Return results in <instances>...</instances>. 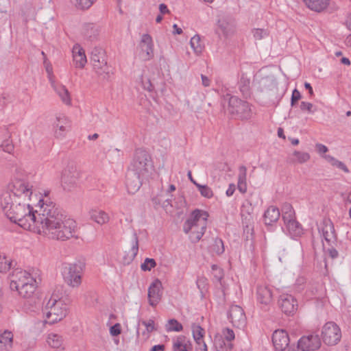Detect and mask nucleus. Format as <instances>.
I'll use <instances>...</instances> for the list:
<instances>
[{
    "label": "nucleus",
    "instance_id": "obj_36",
    "mask_svg": "<svg viewBox=\"0 0 351 351\" xmlns=\"http://www.w3.org/2000/svg\"><path fill=\"white\" fill-rule=\"evenodd\" d=\"M196 284L200 291L202 297H204L208 289V279L204 276H199L197 279Z\"/></svg>",
    "mask_w": 351,
    "mask_h": 351
},
{
    "label": "nucleus",
    "instance_id": "obj_55",
    "mask_svg": "<svg viewBox=\"0 0 351 351\" xmlns=\"http://www.w3.org/2000/svg\"><path fill=\"white\" fill-rule=\"evenodd\" d=\"M301 99V94L299 90L295 88L293 90L291 98V106H294L295 103Z\"/></svg>",
    "mask_w": 351,
    "mask_h": 351
},
{
    "label": "nucleus",
    "instance_id": "obj_10",
    "mask_svg": "<svg viewBox=\"0 0 351 351\" xmlns=\"http://www.w3.org/2000/svg\"><path fill=\"white\" fill-rule=\"evenodd\" d=\"M153 41L150 35L145 34L142 36L139 47V56L143 61L151 60L154 57Z\"/></svg>",
    "mask_w": 351,
    "mask_h": 351
},
{
    "label": "nucleus",
    "instance_id": "obj_61",
    "mask_svg": "<svg viewBox=\"0 0 351 351\" xmlns=\"http://www.w3.org/2000/svg\"><path fill=\"white\" fill-rule=\"evenodd\" d=\"M201 78H202V85L204 86L208 87V86H210V79L207 76L202 74L201 75Z\"/></svg>",
    "mask_w": 351,
    "mask_h": 351
},
{
    "label": "nucleus",
    "instance_id": "obj_28",
    "mask_svg": "<svg viewBox=\"0 0 351 351\" xmlns=\"http://www.w3.org/2000/svg\"><path fill=\"white\" fill-rule=\"evenodd\" d=\"M191 346L190 341L184 336H179L173 341V351H188Z\"/></svg>",
    "mask_w": 351,
    "mask_h": 351
},
{
    "label": "nucleus",
    "instance_id": "obj_13",
    "mask_svg": "<svg viewBox=\"0 0 351 351\" xmlns=\"http://www.w3.org/2000/svg\"><path fill=\"white\" fill-rule=\"evenodd\" d=\"M272 342L276 351H284L289 344V337L284 330H276L272 335Z\"/></svg>",
    "mask_w": 351,
    "mask_h": 351
},
{
    "label": "nucleus",
    "instance_id": "obj_41",
    "mask_svg": "<svg viewBox=\"0 0 351 351\" xmlns=\"http://www.w3.org/2000/svg\"><path fill=\"white\" fill-rule=\"evenodd\" d=\"M182 326L177 320L172 319L169 320L167 330L180 332L182 330Z\"/></svg>",
    "mask_w": 351,
    "mask_h": 351
},
{
    "label": "nucleus",
    "instance_id": "obj_35",
    "mask_svg": "<svg viewBox=\"0 0 351 351\" xmlns=\"http://www.w3.org/2000/svg\"><path fill=\"white\" fill-rule=\"evenodd\" d=\"M292 155L294 157V158L291 159L292 162H298L302 164L308 162L311 158L310 154L308 153L296 150L293 152Z\"/></svg>",
    "mask_w": 351,
    "mask_h": 351
},
{
    "label": "nucleus",
    "instance_id": "obj_43",
    "mask_svg": "<svg viewBox=\"0 0 351 351\" xmlns=\"http://www.w3.org/2000/svg\"><path fill=\"white\" fill-rule=\"evenodd\" d=\"M43 64L45 66V70L47 73L48 79H49L50 84L52 83V82H55L54 75L53 74L52 65L51 64L50 62H49L47 61L46 58H44Z\"/></svg>",
    "mask_w": 351,
    "mask_h": 351
},
{
    "label": "nucleus",
    "instance_id": "obj_30",
    "mask_svg": "<svg viewBox=\"0 0 351 351\" xmlns=\"http://www.w3.org/2000/svg\"><path fill=\"white\" fill-rule=\"evenodd\" d=\"M14 335L8 330H5L0 333V343L3 345L5 350H10L12 347Z\"/></svg>",
    "mask_w": 351,
    "mask_h": 351
},
{
    "label": "nucleus",
    "instance_id": "obj_49",
    "mask_svg": "<svg viewBox=\"0 0 351 351\" xmlns=\"http://www.w3.org/2000/svg\"><path fill=\"white\" fill-rule=\"evenodd\" d=\"M238 183L246 182L247 169L245 166H241L239 169Z\"/></svg>",
    "mask_w": 351,
    "mask_h": 351
},
{
    "label": "nucleus",
    "instance_id": "obj_38",
    "mask_svg": "<svg viewBox=\"0 0 351 351\" xmlns=\"http://www.w3.org/2000/svg\"><path fill=\"white\" fill-rule=\"evenodd\" d=\"M138 252V239L136 233H134L132 236V247L130 249V260L132 261Z\"/></svg>",
    "mask_w": 351,
    "mask_h": 351
},
{
    "label": "nucleus",
    "instance_id": "obj_45",
    "mask_svg": "<svg viewBox=\"0 0 351 351\" xmlns=\"http://www.w3.org/2000/svg\"><path fill=\"white\" fill-rule=\"evenodd\" d=\"M12 263L5 256L0 257V272L4 273L11 268Z\"/></svg>",
    "mask_w": 351,
    "mask_h": 351
},
{
    "label": "nucleus",
    "instance_id": "obj_51",
    "mask_svg": "<svg viewBox=\"0 0 351 351\" xmlns=\"http://www.w3.org/2000/svg\"><path fill=\"white\" fill-rule=\"evenodd\" d=\"M223 335L224 336L225 339L228 341H232L235 338L234 331L229 328H226L223 329Z\"/></svg>",
    "mask_w": 351,
    "mask_h": 351
},
{
    "label": "nucleus",
    "instance_id": "obj_4",
    "mask_svg": "<svg viewBox=\"0 0 351 351\" xmlns=\"http://www.w3.org/2000/svg\"><path fill=\"white\" fill-rule=\"evenodd\" d=\"M208 215L206 212L195 210L191 217L184 222L183 230L185 233L190 232V239L193 243L199 241L205 232Z\"/></svg>",
    "mask_w": 351,
    "mask_h": 351
},
{
    "label": "nucleus",
    "instance_id": "obj_54",
    "mask_svg": "<svg viewBox=\"0 0 351 351\" xmlns=\"http://www.w3.org/2000/svg\"><path fill=\"white\" fill-rule=\"evenodd\" d=\"M121 332V324L117 323L110 328V334L112 336H118Z\"/></svg>",
    "mask_w": 351,
    "mask_h": 351
},
{
    "label": "nucleus",
    "instance_id": "obj_19",
    "mask_svg": "<svg viewBox=\"0 0 351 351\" xmlns=\"http://www.w3.org/2000/svg\"><path fill=\"white\" fill-rule=\"evenodd\" d=\"M228 317L234 326L241 327L245 324L246 317L243 308H230Z\"/></svg>",
    "mask_w": 351,
    "mask_h": 351
},
{
    "label": "nucleus",
    "instance_id": "obj_33",
    "mask_svg": "<svg viewBox=\"0 0 351 351\" xmlns=\"http://www.w3.org/2000/svg\"><path fill=\"white\" fill-rule=\"evenodd\" d=\"M190 45L196 55L202 53L204 46L201 42L200 36L199 35L196 34L191 38Z\"/></svg>",
    "mask_w": 351,
    "mask_h": 351
},
{
    "label": "nucleus",
    "instance_id": "obj_23",
    "mask_svg": "<svg viewBox=\"0 0 351 351\" xmlns=\"http://www.w3.org/2000/svg\"><path fill=\"white\" fill-rule=\"evenodd\" d=\"M47 345L56 351H63L64 350V343L61 335L56 333H49L46 338Z\"/></svg>",
    "mask_w": 351,
    "mask_h": 351
},
{
    "label": "nucleus",
    "instance_id": "obj_21",
    "mask_svg": "<svg viewBox=\"0 0 351 351\" xmlns=\"http://www.w3.org/2000/svg\"><path fill=\"white\" fill-rule=\"evenodd\" d=\"M51 86L64 104L66 106L71 105L70 93L65 86L58 83L56 81L53 82H52V83H51Z\"/></svg>",
    "mask_w": 351,
    "mask_h": 351
},
{
    "label": "nucleus",
    "instance_id": "obj_53",
    "mask_svg": "<svg viewBox=\"0 0 351 351\" xmlns=\"http://www.w3.org/2000/svg\"><path fill=\"white\" fill-rule=\"evenodd\" d=\"M282 219L287 226L289 223L295 221L294 212L282 213Z\"/></svg>",
    "mask_w": 351,
    "mask_h": 351
},
{
    "label": "nucleus",
    "instance_id": "obj_14",
    "mask_svg": "<svg viewBox=\"0 0 351 351\" xmlns=\"http://www.w3.org/2000/svg\"><path fill=\"white\" fill-rule=\"evenodd\" d=\"M62 291L61 287H57L49 297H45V301H47L45 307H53L55 305L58 306L69 305V300L61 296Z\"/></svg>",
    "mask_w": 351,
    "mask_h": 351
},
{
    "label": "nucleus",
    "instance_id": "obj_17",
    "mask_svg": "<svg viewBox=\"0 0 351 351\" xmlns=\"http://www.w3.org/2000/svg\"><path fill=\"white\" fill-rule=\"evenodd\" d=\"M162 283L159 280L154 281L149 287L148 299L151 306H156L161 298Z\"/></svg>",
    "mask_w": 351,
    "mask_h": 351
},
{
    "label": "nucleus",
    "instance_id": "obj_26",
    "mask_svg": "<svg viewBox=\"0 0 351 351\" xmlns=\"http://www.w3.org/2000/svg\"><path fill=\"white\" fill-rule=\"evenodd\" d=\"M257 299L261 304L267 305L271 300L270 289L266 287L260 285L257 287Z\"/></svg>",
    "mask_w": 351,
    "mask_h": 351
},
{
    "label": "nucleus",
    "instance_id": "obj_8",
    "mask_svg": "<svg viewBox=\"0 0 351 351\" xmlns=\"http://www.w3.org/2000/svg\"><path fill=\"white\" fill-rule=\"evenodd\" d=\"M341 331L339 326L333 322H326L322 328L321 337L327 346H335L341 339Z\"/></svg>",
    "mask_w": 351,
    "mask_h": 351
},
{
    "label": "nucleus",
    "instance_id": "obj_48",
    "mask_svg": "<svg viewBox=\"0 0 351 351\" xmlns=\"http://www.w3.org/2000/svg\"><path fill=\"white\" fill-rule=\"evenodd\" d=\"M300 108L302 111H307L308 113H314L315 111L313 105L306 101H302Z\"/></svg>",
    "mask_w": 351,
    "mask_h": 351
},
{
    "label": "nucleus",
    "instance_id": "obj_27",
    "mask_svg": "<svg viewBox=\"0 0 351 351\" xmlns=\"http://www.w3.org/2000/svg\"><path fill=\"white\" fill-rule=\"evenodd\" d=\"M89 218L99 225L108 223L110 219L108 215L101 210H93L89 212Z\"/></svg>",
    "mask_w": 351,
    "mask_h": 351
},
{
    "label": "nucleus",
    "instance_id": "obj_1",
    "mask_svg": "<svg viewBox=\"0 0 351 351\" xmlns=\"http://www.w3.org/2000/svg\"><path fill=\"white\" fill-rule=\"evenodd\" d=\"M0 204L5 216L24 229L56 240L64 241L73 235L75 221L61 213L48 193L38 197L26 180L10 182L1 195Z\"/></svg>",
    "mask_w": 351,
    "mask_h": 351
},
{
    "label": "nucleus",
    "instance_id": "obj_63",
    "mask_svg": "<svg viewBox=\"0 0 351 351\" xmlns=\"http://www.w3.org/2000/svg\"><path fill=\"white\" fill-rule=\"evenodd\" d=\"M237 188L241 193H245L247 191V184L246 182L238 183Z\"/></svg>",
    "mask_w": 351,
    "mask_h": 351
},
{
    "label": "nucleus",
    "instance_id": "obj_25",
    "mask_svg": "<svg viewBox=\"0 0 351 351\" xmlns=\"http://www.w3.org/2000/svg\"><path fill=\"white\" fill-rule=\"evenodd\" d=\"M303 1L311 10L320 12L328 7L330 0H303Z\"/></svg>",
    "mask_w": 351,
    "mask_h": 351
},
{
    "label": "nucleus",
    "instance_id": "obj_37",
    "mask_svg": "<svg viewBox=\"0 0 351 351\" xmlns=\"http://www.w3.org/2000/svg\"><path fill=\"white\" fill-rule=\"evenodd\" d=\"M322 157L326 159L328 162H330L332 166L337 167V168L343 170L344 172H348V169L342 162L337 160L334 157L330 155H322Z\"/></svg>",
    "mask_w": 351,
    "mask_h": 351
},
{
    "label": "nucleus",
    "instance_id": "obj_44",
    "mask_svg": "<svg viewBox=\"0 0 351 351\" xmlns=\"http://www.w3.org/2000/svg\"><path fill=\"white\" fill-rule=\"evenodd\" d=\"M156 265V263L154 259L146 258L144 263L141 264V268L143 271H150Z\"/></svg>",
    "mask_w": 351,
    "mask_h": 351
},
{
    "label": "nucleus",
    "instance_id": "obj_24",
    "mask_svg": "<svg viewBox=\"0 0 351 351\" xmlns=\"http://www.w3.org/2000/svg\"><path fill=\"white\" fill-rule=\"evenodd\" d=\"M280 213L278 208L271 206H269L264 214V221L266 225H271L273 223L276 222Z\"/></svg>",
    "mask_w": 351,
    "mask_h": 351
},
{
    "label": "nucleus",
    "instance_id": "obj_34",
    "mask_svg": "<svg viewBox=\"0 0 351 351\" xmlns=\"http://www.w3.org/2000/svg\"><path fill=\"white\" fill-rule=\"evenodd\" d=\"M192 333L195 342L199 345L203 344L202 339L204 336V330L199 325L193 324Z\"/></svg>",
    "mask_w": 351,
    "mask_h": 351
},
{
    "label": "nucleus",
    "instance_id": "obj_50",
    "mask_svg": "<svg viewBox=\"0 0 351 351\" xmlns=\"http://www.w3.org/2000/svg\"><path fill=\"white\" fill-rule=\"evenodd\" d=\"M211 269L213 272V276L215 278H216L217 280L220 281L223 276L222 269L218 267V266L216 265H213L211 266Z\"/></svg>",
    "mask_w": 351,
    "mask_h": 351
},
{
    "label": "nucleus",
    "instance_id": "obj_60",
    "mask_svg": "<svg viewBox=\"0 0 351 351\" xmlns=\"http://www.w3.org/2000/svg\"><path fill=\"white\" fill-rule=\"evenodd\" d=\"M328 253L332 258H336L339 256L338 251L332 246L330 248H328Z\"/></svg>",
    "mask_w": 351,
    "mask_h": 351
},
{
    "label": "nucleus",
    "instance_id": "obj_5",
    "mask_svg": "<svg viewBox=\"0 0 351 351\" xmlns=\"http://www.w3.org/2000/svg\"><path fill=\"white\" fill-rule=\"evenodd\" d=\"M225 99L228 100V112L234 118L241 120H248L252 117V106L236 96L227 94Z\"/></svg>",
    "mask_w": 351,
    "mask_h": 351
},
{
    "label": "nucleus",
    "instance_id": "obj_20",
    "mask_svg": "<svg viewBox=\"0 0 351 351\" xmlns=\"http://www.w3.org/2000/svg\"><path fill=\"white\" fill-rule=\"evenodd\" d=\"M54 128L56 136L61 138L65 136L66 132L70 129V121L64 116L58 117L54 123Z\"/></svg>",
    "mask_w": 351,
    "mask_h": 351
},
{
    "label": "nucleus",
    "instance_id": "obj_46",
    "mask_svg": "<svg viewBox=\"0 0 351 351\" xmlns=\"http://www.w3.org/2000/svg\"><path fill=\"white\" fill-rule=\"evenodd\" d=\"M140 81L145 90H147L149 92L154 90V86L152 85V84L150 82V80L148 77H145L142 75L140 77Z\"/></svg>",
    "mask_w": 351,
    "mask_h": 351
},
{
    "label": "nucleus",
    "instance_id": "obj_62",
    "mask_svg": "<svg viewBox=\"0 0 351 351\" xmlns=\"http://www.w3.org/2000/svg\"><path fill=\"white\" fill-rule=\"evenodd\" d=\"M235 191V185L234 184H230L228 189L226 191V195L228 197L232 196Z\"/></svg>",
    "mask_w": 351,
    "mask_h": 351
},
{
    "label": "nucleus",
    "instance_id": "obj_3",
    "mask_svg": "<svg viewBox=\"0 0 351 351\" xmlns=\"http://www.w3.org/2000/svg\"><path fill=\"white\" fill-rule=\"evenodd\" d=\"M36 288V279L28 271L18 269L13 271L10 279V289L17 291L21 297L30 298Z\"/></svg>",
    "mask_w": 351,
    "mask_h": 351
},
{
    "label": "nucleus",
    "instance_id": "obj_16",
    "mask_svg": "<svg viewBox=\"0 0 351 351\" xmlns=\"http://www.w3.org/2000/svg\"><path fill=\"white\" fill-rule=\"evenodd\" d=\"M259 88L269 97L274 96L278 90L276 82L271 77L262 78L259 82Z\"/></svg>",
    "mask_w": 351,
    "mask_h": 351
},
{
    "label": "nucleus",
    "instance_id": "obj_6",
    "mask_svg": "<svg viewBox=\"0 0 351 351\" xmlns=\"http://www.w3.org/2000/svg\"><path fill=\"white\" fill-rule=\"evenodd\" d=\"M85 264L80 262L63 263L61 273L64 282L70 287H77L82 282V276Z\"/></svg>",
    "mask_w": 351,
    "mask_h": 351
},
{
    "label": "nucleus",
    "instance_id": "obj_47",
    "mask_svg": "<svg viewBox=\"0 0 351 351\" xmlns=\"http://www.w3.org/2000/svg\"><path fill=\"white\" fill-rule=\"evenodd\" d=\"M306 281V278L303 276H299L296 279L294 285L296 291L300 292L304 289Z\"/></svg>",
    "mask_w": 351,
    "mask_h": 351
},
{
    "label": "nucleus",
    "instance_id": "obj_9",
    "mask_svg": "<svg viewBox=\"0 0 351 351\" xmlns=\"http://www.w3.org/2000/svg\"><path fill=\"white\" fill-rule=\"evenodd\" d=\"M319 232L329 245L332 246L336 243L337 239V234L334 224L330 219H323L319 228Z\"/></svg>",
    "mask_w": 351,
    "mask_h": 351
},
{
    "label": "nucleus",
    "instance_id": "obj_12",
    "mask_svg": "<svg viewBox=\"0 0 351 351\" xmlns=\"http://www.w3.org/2000/svg\"><path fill=\"white\" fill-rule=\"evenodd\" d=\"M45 324H53L62 319L66 314L63 308H42Z\"/></svg>",
    "mask_w": 351,
    "mask_h": 351
},
{
    "label": "nucleus",
    "instance_id": "obj_32",
    "mask_svg": "<svg viewBox=\"0 0 351 351\" xmlns=\"http://www.w3.org/2000/svg\"><path fill=\"white\" fill-rule=\"evenodd\" d=\"M239 88L245 97L250 95V80L245 75H242L239 82Z\"/></svg>",
    "mask_w": 351,
    "mask_h": 351
},
{
    "label": "nucleus",
    "instance_id": "obj_31",
    "mask_svg": "<svg viewBox=\"0 0 351 351\" xmlns=\"http://www.w3.org/2000/svg\"><path fill=\"white\" fill-rule=\"evenodd\" d=\"M278 302L280 307H295L298 306L297 300L289 294L281 295Z\"/></svg>",
    "mask_w": 351,
    "mask_h": 351
},
{
    "label": "nucleus",
    "instance_id": "obj_15",
    "mask_svg": "<svg viewBox=\"0 0 351 351\" xmlns=\"http://www.w3.org/2000/svg\"><path fill=\"white\" fill-rule=\"evenodd\" d=\"M234 32V23L233 20L228 18H222L218 20L216 34L220 35L221 33L225 37L233 34Z\"/></svg>",
    "mask_w": 351,
    "mask_h": 351
},
{
    "label": "nucleus",
    "instance_id": "obj_39",
    "mask_svg": "<svg viewBox=\"0 0 351 351\" xmlns=\"http://www.w3.org/2000/svg\"><path fill=\"white\" fill-rule=\"evenodd\" d=\"M210 249L217 254H221L223 253L224 246L222 240L218 238L215 239L213 243L210 246Z\"/></svg>",
    "mask_w": 351,
    "mask_h": 351
},
{
    "label": "nucleus",
    "instance_id": "obj_7",
    "mask_svg": "<svg viewBox=\"0 0 351 351\" xmlns=\"http://www.w3.org/2000/svg\"><path fill=\"white\" fill-rule=\"evenodd\" d=\"M93 70L99 75L106 77L109 73L105 51L101 47H95L90 53V62Z\"/></svg>",
    "mask_w": 351,
    "mask_h": 351
},
{
    "label": "nucleus",
    "instance_id": "obj_52",
    "mask_svg": "<svg viewBox=\"0 0 351 351\" xmlns=\"http://www.w3.org/2000/svg\"><path fill=\"white\" fill-rule=\"evenodd\" d=\"M141 323L143 326H145L147 333H150L156 330L154 322L153 319H149L148 321L142 320Z\"/></svg>",
    "mask_w": 351,
    "mask_h": 351
},
{
    "label": "nucleus",
    "instance_id": "obj_64",
    "mask_svg": "<svg viewBox=\"0 0 351 351\" xmlns=\"http://www.w3.org/2000/svg\"><path fill=\"white\" fill-rule=\"evenodd\" d=\"M165 348L164 345H155L150 349V351H164Z\"/></svg>",
    "mask_w": 351,
    "mask_h": 351
},
{
    "label": "nucleus",
    "instance_id": "obj_59",
    "mask_svg": "<svg viewBox=\"0 0 351 351\" xmlns=\"http://www.w3.org/2000/svg\"><path fill=\"white\" fill-rule=\"evenodd\" d=\"M315 147H316L317 152L321 155L326 154L328 150V147L326 145H322L321 143H317L315 145Z\"/></svg>",
    "mask_w": 351,
    "mask_h": 351
},
{
    "label": "nucleus",
    "instance_id": "obj_40",
    "mask_svg": "<svg viewBox=\"0 0 351 351\" xmlns=\"http://www.w3.org/2000/svg\"><path fill=\"white\" fill-rule=\"evenodd\" d=\"M197 189L200 194L206 198H211L213 196L212 189L207 185H197Z\"/></svg>",
    "mask_w": 351,
    "mask_h": 351
},
{
    "label": "nucleus",
    "instance_id": "obj_56",
    "mask_svg": "<svg viewBox=\"0 0 351 351\" xmlns=\"http://www.w3.org/2000/svg\"><path fill=\"white\" fill-rule=\"evenodd\" d=\"M1 147L3 150L8 153H10L14 149L13 145L10 142L9 140L5 141L2 143Z\"/></svg>",
    "mask_w": 351,
    "mask_h": 351
},
{
    "label": "nucleus",
    "instance_id": "obj_2",
    "mask_svg": "<svg viewBox=\"0 0 351 351\" xmlns=\"http://www.w3.org/2000/svg\"><path fill=\"white\" fill-rule=\"evenodd\" d=\"M132 167L127 173L126 186L130 193H134L139 190L143 180L148 176L152 168L148 153L143 149H137Z\"/></svg>",
    "mask_w": 351,
    "mask_h": 351
},
{
    "label": "nucleus",
    "instance_id": "obj_18",
    "mask_svg": "<svg viewBox=\"0 0 351 351\" xmlns=\"http://www.w3.org/2000/svg\"><path fill=\"white\" fill-rule=\"evenodd\" d=\"M78 173L73 168L66 169L63 171L61 178L62 186L64 190L70 188L75 183Z\"/></svg>",
    "mask_w": 351,
    "mask_h": 351
},
{
    "label": "nucleus",
    "instance_id": "obj_57",
    "mask_svg": "<svg viewBox=\"0 0 351 351\" xmlns=\"http://www.w3.org/2000/svg\"><path fill=\"white\" fill-rule=\"evenodd\" d=\"M90 29L92 31V35L90 36V37L93 38H96L97 36L99 35L101 30V27L95 24H92L90 27L89 26V29Z\"/></svg>",
    "mask_w": 351,
    "mask_h": 351
},
{
    "label": "nucleus",
    "instance_id": "obj_29",
    "mask_svg": "<svg viewBox=\"0 0 351 351\" xmlns=\"http://www.w3.org/2000/svg\"><path fill=\"white\" fill-rule=\"evenodd\" d=\"M286 227L289 234L293 238L300 237L303 234V228L296 220L289 223Z\"/></svg>",
    "mask_w": 351,
    "mask_h": 351
},
{
    "label": "nucleus",
    "instance_id": "obj_11",
    "mask_svg": "<svg viewBox=\"0 0 351 351\" xmlns=\"http://www.w3.org/2000/svg\"><path fill=\"white\" fill-rule=\"evenodd\" d=\"M321 340L317 335H309L302 337L298 343L302 351H313L318 350L321 346Z\"/></svg>",
    "mask_w": 351,
    "mask_h": 351
},
{
    "label": "nucleus",
    "instance_id": "obj_42",
    "mask_svg": "<svg viewBox=\"0 0 351 351\" xmlns=\"http://www.w3.org/2000/svg\"><path fill=\"white\" fill-rule=\"evenodd\" d=\"M252 34L256 40H261L269 36V32L267 29L261 28L254 29L252 30Z\"/></svg>",
    "mask_w": 351,
    "mask_h": 351
},
{
    "label": "nucleus",
    "instance_id": "obj_58",
    "mask_svg": "<svg viewBox=\"0 0 351 351\" xmlns=\"http://www.w3.org/2000/svg\"><path fill=\"white\" fill-rule=\"evenodd\" d=\"M88 0H76L75 6L77 9L86 10L87 7Z\"/></svg>",
    "mask_w": 351,
    "mask_h": 351
},
{
    "label": "nucleus",
    "instance_id": "obj_22",
    "mask_svg": "<svg viewBox=\"0 0 351 351\" xmlns=\"http://www.w3.org/2000/svg\"><path fill=\"white\" fill-rule=\"evenodd\" d=\"M73 62L76 68H83L87 62L85 51L79 45H75L73 47Z\"/></svg>",
    "mask_w": 351,
    "mask_h": 351
}]
</instances>
